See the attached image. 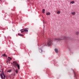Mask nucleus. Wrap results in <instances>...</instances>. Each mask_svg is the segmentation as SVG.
I'll return each instance as SVG.
<instances>
[{"label":"nucleus","mask_w":79,"mask_h":79,"mask_svg":"<svg viewBox=\"0 0 79 79\" xmlns=\"http://www.w3.org/2000/svg\"><path fill=\"white\" fill-rule=\"evenodd\" d=\"M2 56H6L5 54H4L3 55H2Z\"/></svg>","instance_id":"obj_14"},{"label":"nucleus","mask_w":79,"mask_h":79,"mask_svg":"<svg viewBox=\"0 0 79 79\" xmlns=\"http://www.w3.org/2000/svg\"><path fill=\"white\" fill-rule=\"evenodd\" d=\"M18 35H19V36H23V35L22 34H18Z\"/></svg>","instance_id":"obj_12"},{"label":"nucleus","mask_w":79,"mask_h":79,"mask_svg":"<svg viewBox=\"0 0 79 79\" xmlns=\"http://www.w3.org/2000/svg\"><path fill=\"white\" fill-rule=\"evenodd\" d=\"M60 13H61V11H58L57 12V14H60Z\"/></svg>","instance_id":"obj_13"},{"label":"nucleus","mask_w":79,"mask_h":79,"mask_svg":"<svg viewBox=\"0 0 79 79\" xmlns=\"http://www.w3.org/2000/svg\"><path fill=\"white\" fill-rule=\"evenodd\" d=\"M71 14H72V15H73V16H74V15H76V12H72Z\"/></svg>","instance_id":"obj_4"},{"label":"nucleus","mask_w":79,"mask_h":79,"mask_svg":"<svg viewBox=\"0 0 79 79\" xmlns=\"http://www.w3.org/2000/svg\"><path fill=\"white\" fill-rule=\"evenodd\" d=\"M76 34H79V32H76Z\"/></svg>","instance_id":"obj_17"},{"label":"nucleus","mask_w":79,"mask_h":79,"mask_svg":"<svg viewBox=\"0 0 79 79\" xmlns=\"http://www.w3.org/2000/svg\"><path fill=\"white\" fill-rule=\"evenodd\" d=\"M41 50V52H42V49H40Z\"/></svg>","instance_id":"obj_18"},{"label":"nucleus","mask_w":79,"mask_h":79,"mask_svg":"<svg viewBox=\"0 0 79 79\" xmlns=\"http://www.w3.org/2000/svg\"><path fill=\"white\" fill-rule=\"evenodd\" d=\"M21 30H23V29H21L20 31H21Z\"/></svg>","instance_id":"obj_19"},{"label":"nucleus","mask_w":79,"mask_h":79,"mask_svg":"<svg viewBox=\"0 0 79 79\" xmlns=\"http://www.w3.org/2000/svg\"><path fill=\"white\" fill-rule=\"evenodd\" d=\"M75 2L74 1H72L70 2L71 4H74Z\"/></svg>","instance_id":"obj_8"},{"label":"nucleus","mask_w":79,"mask_h":79,"mask_svg":"<svg viewBox=\"0 0 79 79\" xmlns=\"http://www.w3.org/2000/svg\"><path fill=\"white\" fill-rule=\"evenodd\" d=\"M8 60H9V61H10V60H11L12 59L10 57H9L8 58Z\"/></svg>","instance_id":"obj_6"},{"label":"nucleus","mask_w":79,"mask_h":79,"mask_svg":"<svg viewBox=\"0 0 79 79\" xmlns=\"http://www.w3.org/2000/svg\"><path fill=\"white\" fill-rule=\"evenodd\" d=\"M47 44L48 45L50 46L53 45V41L52 40H49L48 41Z\"/></svg>","instance_id":"obj_1"},{"label":"nucleus","mask_w":79,"mask_h":79,"mask_svg":"<svg viewBox=\"0 0 79 79\" xmlns=\"http://www.w3.org/2000/svg\"><path fill=\"white\" fill-rule=\"evenodd\" d=\"M15 74H14V76H15Z\"/></svg>","instance_id":"obj_20"},{"label":"nucleus","mask_w":79,"mask_h":79,"mask_svg":"<svg viewBox=\"0 0 79 79\" xmlns=\"http://www.w3.org/2000/svg\"><path fill=\"white\" fill-rule=\"evenodd\" d=\"M0 72H1V70H0Z\"/></svg>","instance_id":"obj_21"},{"label":"nucleus","mask_w":79,"mask_h":79,"mask_svg":"<svg viewBox=\"0 0 79 79\" xmlns=\"http://www.w3.org/2000/svg\"><path fill=\"white\" fill-rule=\"evenodd\" d=\"M11 70H9L7 71V72H9V73H10V72H11Z\"/></svg>","instance_id":"obj_15"},{"label":"nucleus","mask_w":79,"mask_h":79,"mask_svg":"<svg viewBox=\"0 0 79 79\" xmlns=\"http://www.w3.org/2000/svg\"><path fill=\"white\" fill-rule=\"evenodd\" d=\"M50 15V12H48L46 14V15Z\"/></svg>","instance_id":"obj_11"},{"label":"nucleus","mask_w":79,"mask_h":79,"mask_svg":"<svg viewBox=\"0 0 79 79\" xmlns=\"http://www.w3.org/2000/svg\"><path fill=\"white\" fill-rule=\"evenodd\" d=\"M15 72L17 73V74H18V70L17 69H16L15 70Z\"/></svg>","instance_id":"obj_7"},{"label":"nucleus","mask_w":79,"mask_h":79,"mask_svg":"<svg viewBox=\"0 0 79 79\" xmlns=\"http://www.w3.org/2000/svg\"><path fill=\"white\" fill-rule=\"evenodd\" d=\"M23 32H24V30L23 31H21V33H23Z\"/></svg>","instance_id":"obj_16"},{"label":"nucleus","mask_w":79,"mask_h":79,"mask_svg":"<svg viewBox=\"0 0 79 79\" xmlns=\"http://www.w3.org/2000/svg\"><path fill=\"white\" fill-rule=\"evenodd\" d=\"M55 50L56 53H57L58 52V49L56 48L55 49Z\"/></svg>","instance_id":"obj_5"},{"label":"nucleus","mask_w":79,"mask_h":79,"mask_svg":"<svg viewBox=\"0 0 79 79\" xmlns=\"http://www.w3.org/2000/svg\"><path fill=\"white\" fill-rule=\"evenodd\" d=\"M42 12L43 13H45V9H43Z\"/></svg>","instance_id":"obj_10"},{"label":"nucleus","mask_w":79,"mask_h":79,"mask_svg":"<svg viewBox=\"0 0 79 79\" xmlns=\"http://www.w3.org/2000/svg\"><path fill=\"white\" fill-rule=\"evenodd\" d=\"M24 32H28V30L27 29H25L24 30Z\"/></svg>","instance_id":"obj_9"},{"label":"nucleus","mask_w":79,"mask_h":79,"mask_svg":"<svg viewBox=\"0 0 79 79\" xmlns=\"http://www.w3.org/2000/svg\"><path fill=\"white\" fill-rule=\"evenodd\" d=\"M13 63H14V65H15L16 66H17L18 68L19 69L20 67H19V65L18 64V63H17V62L16 61H14L13 62Z\"/></svg>","instance_id":"obj_2"},{"label":"nucleus","mask_w":79,"mask_h":79,"mask_svg":"<svg viewBox=\"0 0 79 79\" xmlns=\"http://www.w3.org/2000/svg\"><path fill=\"white\" fill-rule=\"evenodd\" d=\"M61 40V39L60 38H55L54 39V41H58V40Z\"/></svg>","instance_id":"obj_3"}]
</instances>
